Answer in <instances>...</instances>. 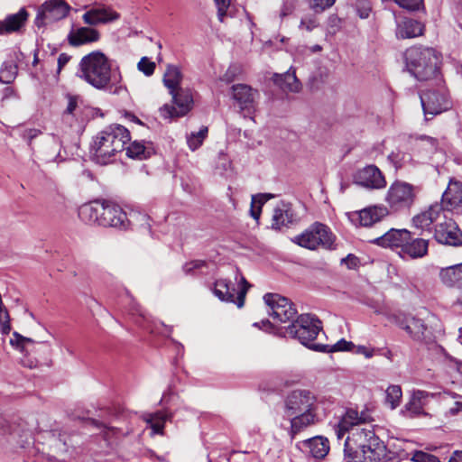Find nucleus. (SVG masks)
<instances>
[{
    "mask_svg": "<svg viewBox=\"0 0 462 462\" xmlns=\"http://www.w3.org/2000/svg\"><path fill=\"white\" fill-rule=\"evenodd\" d=\"M403 58L409 73L420 81L435 79L439 73L440 56L433 48L412 46Z\"/></svg>",
    "mask_w": 462,
    "mask_h": 462,
    "instance_id": "6",
    "label": "nucleus"
},
{
    "mask_svg": "<svg viewBox=\"0 0 462 462\" xmlns=\"http://www.w3.org/2000/svg\"><path fill=\"white\" fill-rule=\"evenodd\" d=\"M182 79L180 69L175 65H168L163 75L164 86L169 89L170 93H173L180 88Z\"/></svg>",
    "mask_w": 462,
    "mask_h": 462,
    "instance_id": "34",
    "label": "nucleus"
},
{
    "mask_svg": "<svg viewBox=\"0 0 462 462\" xmlns=\"http://www.w3.org/2000/svg\"><path fill=\"white\" fill-rule=\"evenodd\" d=\"M370 420L366 411L349 409L337 422L335 432L338 439L346 432H349L346 441L345 456L354 462H386L388 450L384 442L375 433L367 428H361L360 424Z\"/></svg>",
    "mask_w": 462,
    "mask_h": 462,
    "instance_id": "1",
    "label": "nucleus"
},
{
    "mask_svg": "<svg viewBox=\"0 0 462 462\" xmlns=\"http://www.w3.org/2000/svg\"><path fill=\"white\" fill-rule=\"evenodd\" d=\"M217 7V18L219 22L223 23L224 18L226 15V10L228 9L231 0H214Z\"/></svg>",
    "mask_w": 462,
    "mask_h": 462,
    "instance_id": "50",
    "label": "nucleus"
},
{
    "mask_svg": "<svg viewBox=\"0 0 462 462\" xmlns=\"http://www.w3.org/2000/svg\"><path fill=\"white\" fill-rule=\"evenodd\" d=\"M99 39V32L91 27H79L73 29L68 34V42L73 47L96 42Z\"/></svg>",
    "mask_w": 462,
    "mask_h": 462,
    "instance_id": "22",
    "label": "nucleus"
},
{
    "mask_svg": "<svg viewBox=\"0 0 462 462\" xmlns=\"http://www.w3.org/2000/svg\"><path fill=\"white\" fill-rule=\"evenodd\" d=\"M441 213L448 211L452 212L458 209L462 206V183L450 180L447 189L443 192L441 202Z\"/></svg>",
    "mask_w": 462,
    "mask_h": 462,
    "instance_id": "20",
    "label": "nucleus"
},
{
    "mask_svg": "<svg viewBox=\"0 0 462 462\" xmlns=\"http://www.w3.org/2000/svg\"><path fill=\"white\" fill-rule=\"evenodd\" d=\"M17 75V66L13 61H5L0 69V82L12 83Z\"/></svg>",
    "mask_w": 462,
    "mask_h": 462,
    "instance_id": "40",
    "label": "nucleus"
},
{
    "mask_svg": "<svg viewBox=\"0 0 462 462\" xmlns=\"http://www.w3.org/2000/svg\"><path fill=\"white\" fill-rule=\"evenodd\" d=\"M126 154L133 159L143 160L146 158L144 143L143 142L134 141L127 147Z\"/></svg>",
    "mask_w": 462,
    "mask_h": 462,
    "instance_id": "42",
    "label": "nucleus"
},
{
    "mask_svg": "<svg viewBox=\"0 0 462 462\" xmlns=\"http://www.w3.org/2000/svg\"><path fill=\"white\" fill-rule=\"evenodd\" d=\"M410 231L407 229L392 228L381 236L373 240V243L383 247L401 248L403 251L404 245L409 239Z\"/></svg>",
    "mask_w": 462,
    "mask_h": 462,
    "instance_id": "21",
    "label": "nucleus"
},
{
    "mask_svg": "<svg viewBox=\"0 0 462 462\" xmlns=\"http://www.w3.org/2000/svg\"><path fill=\"white\" fill-rule=\"evenodd\" d=\"M28 15L25 8H21L16 14L7 15L5 20L0 21V35L18 32L25 24Z\"/></svg>",
    "mask_w": 462,
    "mask_h": 462,
    "instance_id": "23",
    "label": "nucleus"
},
{
    "mask_svg": "<svg viewBox=\"0 0 462 462\" xmlns=\"http://www.w3.org/2000/svg\"><path fill=\"white\" fill-rule=\"evenodd\" d=\"M388 161L396 170L405 167H416L419 162L414 160L411 153L400 150L393 151L388 155Z\"/></svg>",
    "mask_w": 462,
    "mask_h": 462,
    "instance_id": "33",
    "label": "nucleus"
},
{
    "mask_svg": "<svg viewBox=\"0 0 462 462\" xmlns=\"http://www.w3.org/2000/svg\"><path fill=\"white\" fill-rule=\"evenodd\" d=\"M253 326L260 329H263L266 332H271V329L273 328V324L268 319H263L260 322H254Z\"/></svg>",
    "mask_w": 462,
    "mask_h": 462,
    "instance_id": "59",
    "label": "nucleus"
},
{
    "mask_svg": "<svg viewBox=\"0 0 462 462\" xmlns=\"http://www.w3.org/2000/svg\"><path fill=\"white\" fill-rule=\"evenodd\" d=\"M448 462H462V451H455Z\"/></svg>",
    "mask_w": 462,
    "mask_h": 462,
    "instance_id": "63",
    "label": "nucleus"
},
{
    "mask_svg": "<svg viewBox=\"0 0 462 462\" xmlns=\"http://www.w3.org/2000/svg\"><path fill=\"white\" fill-rule=\"evenodd\" d=\"M341 263H345L348 269H355L358 265V258L350 254L346 257L343 258Z\"/></svg>",
    "mask_w": 462,
    "mask_h": 462,
    "instance_id": "55",
    "label": "nucleus"
},
{
    "mask_svg": "<svg viewBox=\"0 0 462 462\" xmlns=\"http://www.w3.org/2000/svg\"><path fill=\"white\" fill-rule=\"evenodd\" d=\"M294 218L293 211L289 204L280 202L273 209L272 227L281 229L292 223Z\"/></svg>",
    "mask_w": 462,
    "mask_h": 462,
    "instance_id": "25",
    "label": "nucleus"
},
{
    "mask_svg": "<svg viewBox=\"0 0 462 462\" xmlns=\"http://www.w3.org/2000/svg\"><path fill=\"white\" fill-rule=\"evenodd\" d=\"M420 142L425 143V145L427 146L428 152H432L434 150H436L438 142L435 138L427 136V135H421L419 137Z\"/></svg>",
    "mask_w": 462,
    "mask_h": 462,
    "instance_id": "51",
    "label": "nucleus"
},
{
    "mask_svg": "<svg viewBox=\"0 0 462 462\" xmlns=\"http://www.w3.org/2000/svg\"><path fill=\"white\" fill-rule=\"evenodd\" d=\"M388 210L384 207L373 206L360 211L348 214L349 220L356 226H371L387 216Z\"/></svg>",
    "mask_w": 462,
    "mask_h": 462,
    "instance_id": "18",
    "label": "nucleus"
},
{
    "mask_svg": "<svg viewBox=\"0 0 462 462\" xmlns=\"http://www.w3.org/2000/svg\"><path fill=\"white\" fill-rule=\"evenodd\" d=\"M133 315H136L137 318L134 320L139 326L143 327L144 329L149 330L152 333H154L158 330V326H164L162 322L153 321L151 317L147 316L140 306L134 304L133 307Z\"/></svg>",
    "mask_w": 462,
    "mask_h": 462,
    "instance_id": "36",
    "label": "nucleus"
},
{
    "mask_svg": "<svg viewBox=\"0 0 462 462\" xmlns=\"http://www.w3.org/2000/svg\"><path fill=\"white\" fill-rule=\"evenodd\" d=\"M440 215L441 207L439 205V203H435L431 205L428 210L413 217V226L422 230H428L434 222L440 218Z\"/></svg>",
    "mask_w": 462,
    "mask_h": 462,
    "instance_id": "24",
    "label": "nucleus"
},
{
    "mask_svg": "<svg viewBox=\"0 0 462 462\" xmlns=\"http://www.w3.org/2000/svg\"><path fill=\"white\" fill-rule=\"evenodd\" d=\"M135 214L130 217L116 203L110 200H95L82 205L79 209V217L88 224L101 226H111L126 229Z\"/></svg>",
    "mask_w": 462,
    "mask_h": 462,
    "instance_id": "4",
    "label": "nucleus"
},
{
    "mask_svg": "<svg viewBox=\"0 0 462 462\" xmlns=\"http://www.w3.org/2000/svg\"><path fill=\"white\" fill-rule=\"evenodd\" d=\"M317 395L308 389H295L288 393L283 400V416L291 422V437L318 420Z\"/></svg>",
    "mask_w": 462,
    "mask_h": 462,
    "instance_id": "2",
    "label": "nucleus"
},
{
    "mask_svg": "<svg viewBox=\"0 0 462 462\" xmlns=\"http://www.w3.org/2000/svg\"><path fill=\"white\" fill-rule=\"evenodd\" d=\"M40 134V131L37 129H30L27 131L26 136L32 140Z\"/></svg>",
    "mask_w": 462,
    "mask_h": 462,
    "instance_id": "64",
    "label": "nucleus"
},
{
    "mask_svg": "<svg viewBox=\"0 0 462 462\" xmlns=\"http://www.w3.org/2000/svg\"><path fill=\"white\" fill-rule=\"evenodd\" d=\"M119 18V13L111 6L101 4L96 5L82 15L84 23L89 26L109 23Z\"/></svg>",
    "mask_w": 462,
    "mask_h": 462,
    "instance_id": "17",
    "label": "nucleus"
},
{
    "mask_svg": "<svg viewBox=\"0 0 462 462\" xmlns=\"http://www.w3.org/2000/svg\"><path fill=\"white\" fill-rule=\"evenodd\" d=\"M411 461L413 462H440L439 457L424 452V451H415L412 454Z\"/></svg>",
    "mask_w": 462,
    "mask_h": 462,
    "instance_id": "47",
    "label": "nucleus"
},
{
    "mask_svg": "<svg viewBox=\"0 0 462 462\" xmlns=\"http://www.w3.org/2000/svg\"><path fill=\"white\" fill-rule=\"evenodd\" d=\"M77 76L99 90L110 88L120 79L118 69L112 68L111 60L100 51L81 58Z\"/></svg>",
    "mask_w": 462,
    "mask_h": 462,
    "instance_id": "3",
    "label": "nucleus"
},
{
    "mask_svg": "<svg viewBox=\"0 0 462 462\" xmlns=\"http://www.w3.org/2000/svg\"><path fill=\"white\" fill-rule=\"evenodd\" d=\"M273 197V194L267 193L253 195L250 208L251 217L257 220L260 217L263 205Z\"/></svg>",
    "mask_w": 462,
    "mask_h": 462,
    "instance_id": "38",
    "label": "nucleus"
},
{
    "mask_svg": "<svg viewBox=\"0 0 462 462\" xmlns=\"http://www.w3.org/2000/svg\"><path fill=\"white\" fill-rule=\"evenodd\" d=\"M208 262L205 260H193L189 263H186L182 270L188 275L196 274L197 271L201 270L205 267H208Z\"/></svg>",
    "mask_w": 462,
    "mask_h": 462,
    "instance_id": "43",
    "label": "nucleus"
},
{
    "mask_svg": "<svg viewBox=\"0 0 462 462\" xmlns=\"http://www.w3.org/2000/svg\"><path fill=\"white\" fill-rule=\"evenodd\" d=\"M402 388L399 385H390L386 390L385 401L390 404L391 409H395L399 406L402 399Z\"/></svg>",
    "mask_w": 462,
    "mask_h": 462,
    "instance_id": "41",
    "label": "nucleus"
},
{
    "mask_svg": "<svg viewBox=\"0 0 462 462\" xmlns=\"http://www.w3.org/2000/svg\"><path fill=\"white\" fill-rule=\"evenodd\" d=\"M402 9H406L411 12L419 11L424 9L423 0H393Z\"/></svg>",
    "mask_w": 462,
    "mask_h": 462,
    "instance_id": "44",
    "label": "nucleus"
},
{
    "mask_svg": "<svg viewBox=\"0 0 462 462\" xmlns=\"http://www.w3.org/2000/svg\"><path fill=\"white\" fill-rule=\"evenodd\" d=\"M0 326L2 334H9L11 331L10 317L8 316V318H4L2 316V319H0Z\"/></svg>",
    "mask_w": 462,
    "mask_h": 462,
    "instance_id": "60",
    "label": "nucleus"
},
{
    "mask_svg": "<svg viewBox=\"0 0 462 462\" xmlns=\"http://www.w3.org/2000/svg\"><path fill=\"white\" fill-rule=\"evenodd\" d=\"M313 351L322 353H333L339 351H351L355 346L354 343L347 341L344 338L338 340L334 345L320 344L319 346H313Z\"/></svg>",
    "mask_w": 462,
    "mask_h": 462,
    "instance_id": "37",
    "label": "nucleus"
},
{
    "mask_svg": "<svg viewBox=\"0 0 462 462\" xmlns=\"http://www.w3.org/2000/svg\"><path fill=\"white\" fill-rule=\"evenodd\" d=\"M334 241L335 236L330 229L321 223L313 224L310 228L292 239L295 244L310 250H314L318 246L332 249Z\"/></svg>",
    "mask_w": 462,
    "mask_h": 462,
    "instance_id": "8",
    "label": "nucleus"
},
{
    "mask_svg": "<svg viewBox=\"0 0 462 462\" xmlns=\"http://www.w3.org/2000/svg\"><path fill=\"white\" fill-rule=\"evenodd\" d=\"M294 11V5L292 4H290V3H284L282 7H281V10L279 12V18H280V21L282 22L283 19L287 16H289L290 14H291Z\"/></svg>",
    "mask_w": 462,
    "mask_h": 462,
    "instance_id": "52",
    "label": "nucleus"
},
{
    "mask_svg": "<svg viewBox=\"0 0 462 462\" xmlns=\"http://www.w3.org/2000/svg\"><path fill=\"white\" fill-rule=\"evenodd\" d=\"M445 220L439 222L434 228V238L441 245L450 246H459L462 245V231L457 224L446 215L443 216Z\"/></svg>",
    "mask_w": 462,
    "mask_h": 462,
    "instance_id": "14",
    "label": "nucleus"
},
{
    "mask_svg": "<svg viewBox=\"0 0 462 462\" xmlns=\"http://www.w3.org/2000/svg\"><path fill=\"white\" fill-rule=\"evenodd\" d=\"M263 300L268 306V314L276 321L285 323L293 321L297 315L294 304L289 299L277 293H266Z\"/></svg>",
    "mask_w": 462,
    "mask_h": 462,
    "instance_id": "10",
    "label": "nucleus"
},
{
    "mask_svg": "<svg viewBox=\"0 0 462 462\" xmlns=\"http://www.w3.org/2000/svg\"><path fill=\"white\" fill-rule=\"evenodd\" d=\"M274 83L283 91L299 92L301 84L297 79L295 69L290 68L288 71L282 74H274Z\"/></svg>",
    "mask_w": 462,
    "mask_h": 462,
    "instance_id": "29",
    "label": "nucleus"
},
{
    "mask_svg": "<svg viewBox=\"0 0 462 462\" xmlns=\"http://www.w3.org/2000/svg\"><path fill=\"white\" fill-rule=\"evenodd\" d=\"M208 129L207 126H202L198 132H191L187 134V144L191 151H195L199 148L204 140L207 138Z\"/></svg>",
    "mask_w": 462,
    "mask_h": 462,
    "instance_id": "39",
    "label": "nucleus"
},
{
    "mask_svg": "<svg viewBox=\"0 0 462 462\" xmlns=\"http://www.w3.org/2000/svg\"><path fill=\"white\" fill-rule=\"evenodd\" d=\"M322 330L321 321L312 314H301L290 324L285 330L286 336L298 339L300 344L313 350V346H319L314 340Z\"/></svg>",
    "mask_w": 462,
    "mask_h": 462,
    "instance_id": "7",
    "label": "nucleus"
},
{
    "mask_svg": "<svg viewBox=\"0 0 462 462\" xmlns=\"http://www.w3.org/2000/svg\"><path fill=\"white\" fill-rule=\"evenodd\" d=\"M462 415V402H455L454 404L446 411V417H455Z\"/></svg>",
    "mask_w": 462,
    "mask_h": 462,
    "instance_id": "53",
    "label": "nucleus"
},
{
    "mask_svg": "<svg viewBox=\"0 0 462 462\" xmlns=\"http://www.w3.org/2000/svg\"><path fill=\"white\" fill-rule=\"evenodd\" d=\"M420 102L425 116L428 115L436 116L449 107V101L447 96L439 91L428 90L420 95ZM428 119V117H426Z\"/></svg>",
    "mask_w": 462,
    "mask_h": 462,
    "instance_id": "16",
    "label": "nucleus"
},
{
    "mask_svg": "<svg viewBox=\"0 0 462 462\" xmlns=\"http://www.w3.org/2000/svg\"><path fill=\"white\" fill-rule=\"evenodd\" d=\"M155 67V62L150 60L147 57H143L137 64L138 69L147 77L153 74Z\"/></svg>",
    "mask_w": 462,
    "mask_h": 462,
    "instance_id": "45",
    "label": "nucleus"
},
{
    "mask_svg": "<svg viewBox=\"0 0 462 462\" xmlns=\"http://www.w3.org/2000/svg\"><path fill=\"white\" fill-rule=\"evenodd\" d=\"M102 427L105 428L104 436L106 439L110 438V436H114L118 433L119 430L115 427H106V425L102 424Z\"/></svg>",
    "mask_w": 462,
    "mask_h": 462,
    "instance_id": "62",
    "label": "nucleus"
},
{
    "mask_svg": "<svg viewBox=\"0 0 462 462\" xmlns=\"http://www.w3.org/2000/svg\"><path fill=\"white\" fill-rule=\"evenodd\" d=\"M70 56L67 53H60L58 58V71L60 72L62 68L69 61Z\"/></svg>",
    "mask_w": 462,
    "mask_h": 462,
    "instance_id": "61",
    "label": "nucleus"
},
{
    "mask_svg": "<svg viewBox=\"0 0 462 462\" xmlns=\"http://www.w3.org/2000/svg\"><path fill=\"white\" fill-rule=\"evenodd\" d=\"M171 418V414L166 411H156L145 415L144 420L150 424L153 433L162 434L164 423Z\"/></svg>",
    "mask_w": 462,
    "mask_h": 462,
    "instance_id": "35",
    "label": "nucleus"
},
{
    "mask_svg": "<svg viewBox=\"0 0 462 462\" xmlns=\"http://www.w3.org/2000/svg\"><path fill=\"white\" fill-rule=\"evenodd\" d=\"M239 291L236 292L235 285L226 279H219L214 284L213 292L222 301L234 302L238 308L245 304V298L250 287L244 276L240 277Z\"/></svg>",
    "mask_w": 462,
    "mask_h": 462,
    "instance_id": "11",
    "label": "nucleus"
},
{
    "mask_svg": "<svg viewBox=\"0 0 462 462\" xmlns=\"http://www.w3.org/2000/svg\"><path fill=\"white\" fill-rule=\"evenodd\" d=\"M430 394L428 392L417 390L414 391L410 401L406 403L405 409L412 415H420L424 413V407L428 403Z\"/></svg>",
    "mask_w": 462,
    "mask_h": 462,
    "instance_id": "32",
    "label": "nucleus"
},
{
    "mask_svg": "<svg viewBox=\"0 0 462 462\" xmlns=\"http://www.w3.org/2000/svg\"><path fill=\"white\" fill-rule=\"evenodd\" d=\"M10 345L22 353L35 351L37 346L50 348L48 341L36 342L32 338L23 337L16 331L13 333V337L10 338Z\"/></svg>",
    "mask_w": 462,
    "mask_h": 462,
    "instance_id": "28",
    "label": "nucleus"
},
{
    "mask_svg": "<svg viewBox=\"0 0 462 462\" xmlns=\"http://www.w3.org/2000/svg\"><path fill=\"white\" fill-rule=\"evenodd\" d=\"M396 28L395 36L397 39H411L423 34L424 24L410 17H398L393 14Z\"/></svg>",
    "mask_w": 462,
    "mask_h": 462,
    "instance_id": "19",
    "label": "nucleus"
},
{
    "mask_svg": "<svg viewBox=\"0 0 462 462\" xmlns=\"http://www.w3.org/2000/svg\"><path fill=\"white\" fill-rule=\"evenodd\" d=\"M356 353L365 356L366 358H372L374 354L373 348H368L365 346H357Z\"/></svg>",
    "mask_w": 462,
    "mask_h": 462,
    "instance_id": "58",
    "label": "nucleus"
},
{
    "mask_svg": "<svg viewBox=\"0 0 462 462\" xmlns=\"http://www.w3.org/2000/svg\"><path fill=\"white\" fill-rule=\"evenodd\" d=\"M394 323L417 341L431 338L432 333L422 319L410 314L399 313L393 316Z\"/></svg>",
    "mask_w": 462,
    "mask_h": 462,
    "instance_id": "13",
    "label": "nucleus"
},
{
    "mask_svg": "<svg viewBox=\"0 0 462 462\" xmlns=\"http://www.w3.org/2000/svg\"><path fill=\"white\" fill-rule=\"evenodd\" d=\"M354 182L368 189H380L386 186L382 171L375 165H367L356 171Z\"/></svg>",
    "mask_w": 462,
    "mask_h": 462,
    "instance_id": "15",
    "label": "nucleus"
},
{
    "mask_svg": "<svg viewBox=\"0 0 462 462\" xmlns=\"http://www.w3.org/2000/svg\"><path fill=\"white\" fill-rule=\"evenodd\" d=\"M303 446L315 458H324L329 451V442L327 438L316 436L303 442Z\"/></svg>",
    "mask_w": 462,
    "mask_h": 462,
    "instance_id": "31",
    "label": "nucleus"
},
{
    "mask_svg": "<svg viewBox=\"0 0 462 462\" xmlns=\"http://www.w3.org/2000/svg\"><path fill=\"white\" fill-rule=\"evenodd\" d=\"M48 23H50V22L47 20V15H45V11H43L42 8L41 7L37 14V16L34 20V23L36 26L42 27Z\"/></svg>",
    "mask_w": 462,
    "mask_h": 462,
    "instance_id": "57",
    "label": "nucleus"
},
{
    "mask_svg": "<svg viewBox=\"0 0 462 462\" xmlns=\"http://www.w3.org/2000/svg\"><path fill=\"white\" fill-rule=\"evenodd\" d=\"M372 7L368 4H364L357 7V14L361 19H366L369 17Z\"/></svg>",
    "mask_w": 462,
    "mask_h": 462,
    "instance_id": "56",
    "label": "nucleus"
},
{
    "mask_svg": "<svg viewBox=\"0 0 462 462\" xmlns=\"http://www.w3.org/2000/svg\"><path fill=\"white\" fill-rule=\"evenodd\" d=\"M42 8L43 11H45V15H47V20L50 23L66 17L69 11V6L59 0H51L45 2L42 5Z\"/></svg>",
    "mask_w": 462,
    "mask_h": 462,
    "instance_id": "30",
    "label": "nucleus"
},
{
    "mask_svg": "<svg viewBox=\"0 0 462 462\" xmlns=\"http://www.w3.org/2000/svg\"><path fill=\"white\" fill-rule=\"evenodd\" d=\"M336 0H310V7L316 13L319 14L326 9L331 7Z\"/></svg>",
    "mask_w": 462,
    "mask_h": 462,
    "instance_id": "46",
    "label": "nucleus"
},
{
    "mask_svg": "<svg viewBox=\"0 0 462 462\" xmlns=\"http://www.w3.org/2000/svg\"><path fill=\"white\" fill-rule=\"evenodd\" d=\"M319 26V22L315 15L307 14L304 15L300 23V28L305 29L309 32L312 31Z\"/></svg>",
    "mask_w": 462,
    "mask_h": 462,
    "instance_id": "48",
    "label": "nucleus"
},
{
    "mask_svg": "<svg viewBox=\"0 0 462 462\" xmlns=\"http://www.w3.org/2000/svg\"><path fill=\"white\" fill-rule=\"evenodd\" d=\"M233 97L239 104L242 110H247L249 113L253 108L254 91L245 84H238L232 87Z\"/></svg>",
    "mask_w": 462,
    "mask_h": 462,
    "instance_id": "27",
    "label": "nucleus"
},
{
    "mask_svg": "<svg viewBox=\"0 0 462 462\" xmlns=\"http://www.w3.org/2000/svg\"><path fill=\"white\" fill-rule=\"evenodd\" d=\"M416 187L411 183L396 180L391 184L386 194V202L396 210L410 208L416 199Z\"/></svg>",
    "mask_w": 462,
    "mask_h": 462,
    "instance_id": "9",
    "label": "nucleus"
},
{
    "mask_svg": "<svg viewBox=\"0 0 462 462\" xmlns=\"http://www.w3.org/2000/svg\"><path fill=\"white\" fill-rule=\"evenodd\" d=\"M240 73V68L236 65H231L228 67L226 71L221 76L220 80L226 83H231Z\"/></svg>",
    "mask_w": 462,
    "mask_h": 462,
    "instance_id": "49",
    "label": "nucleus"
},
{
    "mask_svg": "<svg viewBox=\"0 0 462 462\" xmlns=\"http://www.w3.org/2000/svg\"><path fill=\"white\" fill-rule=\"evenodd\" d=\"M174 106L165 104L160 108V115L165 119H172L187 115L193 105L191 91L188 88H179L170 93Z\"/></svg>",
    "mask_w": 462,
    "mask_h": 462,
    "instance_id": "12",
    "label": "nucleus"
},
{
    "mask_svg": "<svg viewBox=\"0 0 462 462\" xmlns=\"http://www.w3.org/2000/svg\"><path fill=\"white\" fill-rule=\"evenodd\" d=\"M130 141L129 131L121 125H111L99 132L91 144L93 160L101 165L113 161L117 152L125 149Z\"/></svg>",
    "mask_w": 462,
    "mask_h": 462,
    "instance_id": "5",
    "label": "nucleus"
},
{
    "mask_svg": "<svg viewBox=\"0 0 462 462\" xmlns=\"http://www.w3.org/2000/svg\"><path fill=\"white\" fill-rule=\"evenodd\" d=\"M68 106L65 114L72 115L78 106V97L75 96L68 95Z\"/></svg>",
    "mask_w": 462,
    "mask_h": 462,
    "instance_id": "54",
    "label": "nucleus"
},
{
    "mask_svg": "<svg viewBox=\"0 0 462 462\" xmlns=\"http://www.w3.org/2000/svg\"><path fill=\"white\" fill-rule=\"evenodd\" d=\"M402 253L409 255L412 259L421 258L428 253L429 240L412 237L411 234H409V239H407Z\"/></svg>",
    "mask_w": 462,
    "mask_h": 462,
    "instance_id": "26",
    "label": "nucleus"
}]
</instances>
